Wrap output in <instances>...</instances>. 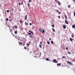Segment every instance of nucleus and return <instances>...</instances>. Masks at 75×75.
<instances>
[{"instance_id":"f257e3e1","label":"nucleus","mask_w":75,"mask_h":75,"mask_svg":"<svg viewBox=\"0 0 75 75\" xmlns=\"http://www.w3.org/2000/svg\"><path fill=\"white\" fill-rule=\"evenodd\" d=\"M53 62H54L55 63H58V60L56 61V60L55 59H54L53 60Z\"/></svg>"},{"instance_id":"412c9836","label":"nucleus","mask_w":75,"mask_h":75,"mask_svg":"<svg viewBox=\"0 0 75 75\" xmlns=\"http://www.w3.org/2000/svg\"><path fill=\"white\" fill-rule=\"evenodd\" d=\"M52 30H53L54 32H55V30H54V28H52Z\"/></svg>"},{"instance_id":"5701e85b","label":"nucleus","mask_w":75,"mask_h":75,"mask_svg":"<svg viewBox=\"0 0 75 75\" xmlns=\"http://www.w3.org/2000/svg\"><path fill=\"white\" fill-rule=\"evenodd\" d=\"M51 43L52 44H54V42H53V41H51Z\"/></svg>"},{"instance_id":"0eeeda50","label":"nucleus","mask_w":75,"mask_h":75,"mask_svg":"<svg viewBox=\"0 0 75 75\" xmlns=\"http://www.w3.org/2000/svg\"><path fill=\"white\" fill-rule=\"evenodd\" d=\"M75 28V25H72V28Z\"/></svg>"},{"instance_id":"6ab92c4d","label":"nucleus","mask_w":75,"mask_h":75,"mask_svg":"<svg viewBox=\"0 0 75 75\" xmlns=\"http://www.w3.org/2000/svg\"><path fill=\"white\" fill-rule=\"evenodd\" d=\"M28 33V34H29V35H31V33Z\"/></svg>"},{"instance_id":"f3484780","label":"nucleus","mask_w":75,"mask_h":75,"mask_svg":"<svg viewBox=\"0 0 75 75\" xmlns=\"http://www.w3.org/2000/svg\"><path fill=\"white\" fill-rule=\"evenodd\" d=\"M65 18L66 19H67V16L66 15H65Z\"/></svg>"},{"instance_id":"4c0bfd02","label":"nucleus","mask_w":75,"mask_h":75,"mask_svg":"<svg viewBox=\"0 0 75 75\" xmlns=\"http://www.w3.org/2000/svg\"><path fill=\"white\" fill-rule=\"evenodd\" d=\"M58 14H61V13L60 12H59L58 13Z\"/></svg>"},{"instance_id":"ddd939ff","label":"nucleus","mask_w":75,"mask_h":75,"mask_svg":"<svg viewBox=\"0 0 75 75\" xmlns=\"http://www.w3.org/2000/svg\"><path fill=\"white\" fill-rule=\"evenodd\" d=\"M27 5H28V7H30V3H28Z\"/></svg>"},{"instance_id":"864d4df0","label":"nucleus","mask_w":75,"mask_h":75,"mask_svg":"<svg viewBox=\"0 0 75 75\" xmlns=\"http://www.w3.org/2000/svg\"><path fill=\"white\" fill-rule=\"evenodd\" d=\"M20 42H19V44L20 45Z\"/></svg>"},{"instance_id":"f704fd0d","label":"nucleus","mask_w":75,"mask_h":75,"mask_svg":"<svg viewBox=\"0 0 75 75\" xmlns=\"http://www.w3.org/2000/svg\"><path fill=\"white\" fill-rule=\"evenodd\" d=\"M24 48L25 50H26L27 49V48L25 47H24Z\"/></svg>"},{"instance_id":"2f4dec72","label":"nucleus","mask_w":75,"mask_h":75,"mask_svg":"<svg viewBox=\"0 0 75 75\" xmlns=\"http://www.w3.org/2000/svg\"><path fill=\"white\" fill-rule=\"evenodd\" d=\"M26 45H30V44H29L27 43L26 44Z\"/></svg>"},{"instance_id":"4be33fe9","label":"nucleus","mask_w":75,"mask_h":75,"mask_svg":"<svg viewBox=\"0 0 75 75\" xmlns=\"http://www.w3.org/2000/svg\"><path fill=\"white\" fill-rule=\"evenodd\" d=\"M68 54H71V52H69V51H68Z\"/></svg>"},{"instance_id":"2eb2a0df","label":"nucleus","mask_w":75,"mask_h":75,"mask_svg":"<svg viewBox=\"0 0 75 75\" xmlns=\"http://www.w3.org/2000/svg\"><path fill=\"white\" fill-rule=\"evenodd\" d=\"M15 34H17V31L16 30V31L15 32Z\"/></svg>"},{"instance_id":"c85d7f7f","label":"nucleus","mask_w":75,"mask_h":75,"mask_svg":"<svg viewBox=\"0 0 75 75\" xmlns=\"http://www.w3.org/2000/svg\"><path fill=\"white\" fill-rule=\"evenodd\" d=\"M29 37H30V38H33V36H30Z\"/></svg>"},{"instance_id":"7c9ffc66","label":"nucleus","mask_w":75,"mask_h":75,"mask_svg":"<svg viewBox=\"0 0 75 75\" xmlns=\"http://www.w3.org/2000/svg\"><path fill=\"white\" fill-rule=\"evenodd\" d=\"M22 44H23L21 42V43H20V45H22Z\"/></svg>"},{"instance_id":"f03ea898","label":"nucleus","mask_w":75,"mask_h":75,"mask_svg":"<svg viewBox=\"0 0 75 75\" xmlns=\"http://www.w3.org/2000/svg\"><path fill=\"white\" fill-rule=\"evenodd\" d=\"M67 62L68 63V64H69L70 65H72V64L71 63V62H69V61H67Z\"/></svg>"},{"instance_id":"a878e982","label":"nucleus","mask_w":75,"mask_h":75,"mask_svg":"<svg viewBox=\"0 0 75 75\" xmlns=\"http://www.w3.org/2000/svg\"><path fill=\"white\" fill-rule=\"evenodd\" d=\"M25 24H26V25H28V23H25Z\"/></svg>"},{"instance_id":"7ed1b4c3","label":"nucleus","mask_w":75,"mask_h":75,"mask_svg":"<svg viewBox=\"0 0 75 75\" xmlns=\"http://www.w3.org/2000/svg\"><path fill=\"white\" fill-rule=\"evenodd\" d=\"M65 22L66 24H69V23H68V22L67 21V19H66L65 20Z\"/></svg>"},{"instance_id":"052dcab7","label":"nucleus","mask_w":75,"mask_h":75,"mask_svg":"<svg viewBox=\"0 0 75 75\" xmlns=\"http://www.w3.org/2000/svg\"><path fill=\"white\" fill-rule=\"evenodd\" d=\"M29 50V49H27V50Z\"/></svg>"},{"instance_id":"cd10ccee","label":"nucleus","mask_w":75,"mask_h":75,"mask_svg":"<svg viewBox=\"0 0 75 75\" xmlns=\"http://www.w3.org/2000/svg\"><path fill=\"white\" fill-rule=\"evenodd\" d=\"M56 11L57 13H58L59 11H58V10H56Z\"/></svg>"},{"instance_id":"a211bd4d","label":"nucleus","mask_w":75,"mask_h":75,"mask_svg":"<svg viewBox=\"0 0 75 75\" xmlns=\"http://www.w3.org/2000/svg\"><path fill=\"white\" fill-rule=\"evenodd\" d=\"M71 37H74V34H73V33H72V34Z\"/></svg>"},{"instance_id":"9d476101","label":"nucleus","mask_w":75,"mask_h":75,"mask_svg":"<svg viewBox=\"0 0 75 75\" xmlns=\"http://www.w3.org/2000/svg\"><path fill=\"white\" fill-rule=\"evenodd\" d=\"M69 40L71 41H72V40H73V39H72V38H70L69 39Z\"/></svg>"},{"instance_id":"49530a36","label":"nucleus","mask_w":75,"mask_h":75,"mask_svg":"<svg viewBox=\"0 0 75 75\" xmlns=\"http://www.w3.org/2000/svg\"><path fill=\"white\" fill-rule=\"evenodd\" d=\"M39 31H41V28L39 29Z\"/></svg>"},{"instance_id":"338daca9","label":"nucleus","mask_w":75,"mask_h":75,"mask_svg":"<svg viewBox=\"0 0 75 75\" xmlns=\"http://www.w3.org/2000/svg\"><path fill=\"white\" fill-rule=\"evenodd\" d=\"M32 24H33V23H32Z\"/></svg>"},{"instance_id":"4468645a","label":"nucleus","mask_w":75,"mask_h":75,"mask_svg":"<svg viewBox=\"0 0 75 75\" xmlns=\"http://www.w3.org/2000/svg\"><path fill=\"white\" fill-rule=\"evenodd\" d=\"M6 21H8V18H6Z\"/></svg>"},{"instance_id":"a18cd8bd","label":"nucleus","mask_w":75,"mask_h":75,"mask_svg":"<svg viewBox=\"0 0 75 75\" xmlns=\"http://www.w3.org/2000/svg\"><path fill=\"white\" fill-rule=\"evenodd\" d=\"M40 44H42V42H40Z\"/></svg>"},{"instance_id":"0e129e2a","label":"nucleus","mask_w":75,"mask_h":75,"mask_svg":"<svg viewBox=\"0 0 75 75\" xmlns=\"http://www.w3.org/2000/svg\"><path fill=\"white\" fill-rule=\"evenodd\" d=\"M23 45V46H24V45Z\"/></svg>"},{"instance_id":"c9c22d12","label":"nucleus","mask_w":75,"mask_h":75,"mask_svg":"<svg viewBox=\"0 0 75 75\" xmlns=\"http://www.w3.org/2000/svg\"><path fill=\"white\" fill-rule=\"evenodd\" d=\"M19 5H21V4L20 3V2H19Z\"/></svg>"},{"instance_id":"c03bdc74","label":"nucleus","mask_w":75,"mask_h":75,"mask_svg":"<svg viewBox=\"0 0 75 75\" xmlns=\"http://www.w3.org/2000/svg\"><path fill=\"white\" fill-rule=\"evenodd\" d=\"M58 17L59 19L60 18V16H59Z\"/></svg>"},{"instance_id":"393cba45","label":"nucleus","mask_w":75,"mask_h":75,"mask_svg":"<svg viewBox=\"0 0 75 75\" xmlns=\"http://www.w3.org/2000/svg\"><path fill=\"white\" fill-rule=\"evenodd\" d=\"M46 59V60H47V61H49V59H48V58H47V59Z\"/></svg>"},{"instance_id":"72a5a7b5","label":"nucleus","mask_w":75,"mask_h":75,"mask_svg":"<svg viewBox=\"0 0 75 75\" xmlns=\"http://www.w3.org/2000/svg\"><path fill=\"white\" fill-rule=\"evenodd\" d=\"M29 24H30V25H32V23H30Z\"/></svg>"},{"instance_id":"69168bd1","label":"nucleus","mask_w":75,"mask_h":75,"mask_svg":"<svg viewBox=\"0 0 75 75\" xmlns=\"http://www.w3.org/2000/svg\"><path fill=\"white\" fill-rule=\"evenodd\" d=\"M31 52H30V53H31Z\"/></svg>"},{"instance_id":"b1692460","label":"nucleus","mask_w":75,"mask_h":75,"mask_svg":"<svg viewBox=\"0 0 75 75\" xmlns=\"http://www.w3.org/2000/svg\"><path fill=\"white\" fill-rule=\"evenodd\" d=\"M63 58H66V57L65 56H62V57Z\"/></svg>"},{"instance_id":"79ce46f5","label":"nucleus","mask_w":75,"mask_h":75,"mask_svg":"<svg viewBox=\"0 0 75 75\" xmlns=\"http://www.w3.org/2000/svg\"><path fill=\"white\" fill-rule=\"evenodd\" d=\"M29 3H30V2H31V0H30L29 1Z\"/></svg>"},{"instance_id":"3c124183","label":"nucleus","mask_w":75,"mask_h":75,"mask_svg":"<svg viewBox=\"0 0 75 75\" xmlns=\"http://www.w3.org/2000/svg\"><path fill=\"white\" fill-rule=\"evenodd\" d=\"M9 18H11V17L9 16Z\"/></svg>"},{"instance_id":"20e7f679","label":"nucleus","mask_w":75,"mask_h":75,"mask_svg":"<svg viewBox=\"0 0 75 75\" xmlns=\"http://www.w3.org/2000/svg\"><path fill=\"white\" fill-rule=\"evenodd\" d=\"M27 15H26L25 16V20H27Z\"/></svg>"},{"instance_id":"680f3d73","label":"nucleus","mask_w":75,"mask_h":75,"mask_svg":"<svg viewBox=\"0 0 75 75\" xmlns=\"http://www.w3.org/2000/svg\"><path fill=\"white\" fill-rule=\"evenodd\" d=\"M20 11H21V9H20Z\"/></svg>"},{"instance_id":"39448f33","label":"nucleus","mask_w":75,"mask_h":75,"mask_svg":"<svg viewBox=\"0 0 75 75\" xmlns=\"http://www.w3.org/2000/svg\"><path fill=\"white\" fill-rule=\"evenodd\" d=\"M63 26L64 28L65 29V28H66V26H65V25H63Z\"/></svg>"},{"instance_id":"dca6fc26","label":"nucleus","mask_w":75,"mask_h":75,"mask_svg":"<svg viewBox=\"0 0 75 75\" xmlns=\"http://www.w3.org/2000/svg\"><path fill=\"white\" fill-rule=\"evenodd\" d=\"M20 23H23V21L21 20H20Z\"/></svg>"},{"instance_id":"37998d69","label":"nucleus","mask_w":75,"mask_h":75,"mask_svg":"<svg viewBox=\"0 0 75 75\" xmlns=\"http://www.w3.org/2000/svg\"><path fill=\"white\" fill-rule=\"evenodd\" d=\"M23 4V3L22 2H21V4Z\"/></svg>"},{"instance_id":"e433bc0d","label":"nucleus","mask_w":75,"mask_h":75,"mask_svg":"<svg viewBox=\"0 0 75 75\" xmlns=\"http://www.w3.org/2000/svg\"><path fill=\"white\" fill-rule=\"evenodd\" d=\"M52 27H54V25H52Z\"/></svg>"},{"instance_id":"e2e57ef3","label":"nucleus","mask_w":75,"mask_h":75,"mask_svg":"<svg viewBox=\"0 0 75 75\" xmlns=\"http://www.w3.org/2000/svg\"><path fill=\"white\" fill-rule=\"evenodd\" d=\"M11 15H13V14H11Z\"/></svg>"},{"instance_id":"1a4fd4ad","label":"nucleus","mask_w":75,"mask_h":75,"mask_svg":"<svg viewBox=\"0 0 75 75\" xmlns=\"http://www.w3.org/2000/svg\"><path fill=\"white\" fill-rule=\"evenodd\" d=\"M68 7L69 8H71V5H68Z\"/></svg>"},{"instance_id":"bb28decb","label":"nucleus","mask_w":75,"mask_h":75,"mask_svg":"<svg viewBox=\"0 0 75 75\" xmlns=\"http://www.w3.org/2000/svg\"><path fill=\"white\" fill-rule=\"evenodd\" d=\"M14 28H18V27L17 26L16 27V26H14Z\"/></svg>"},{"instance_id":"13d9d810","label":"nucleus","mask_w":75,"mask_h":75,"mask_svg":"<svg viewBox=\"0 0 75 75\" xmlns=\"http://www.w3.org/2000/svg\"><path fill=\"white\" fill-rule=\"evenodd\" d=\"M13 29H14V28H13Z\"/></svg>"},{"instance_id":"58836bf2","label":"nucleus","mask_w":75,"mask_h":75,"mask_svg":"<svg viewBox=\"0 0 75 75\" xmlns=\"http://www.w3.org/2000/svg\"><path fill=\"white\" fill-rule=\"evenodd\" d=\"M31 33V34H33V33L32 32H30Z\"/></svg>"},{"instance_id":"a19ab883","label":"nucleus","mask_w":75,"mask_h":75,"mask_svg":"<svg viewBox=\"0 0 75 75\" xmlns=\"http://www.w3.org/2000/svg\"><path fill=\"white\" fill-rule=\"evenodd\" d=\"M73 2H75V0H73Z\"/></svg>"},{"instance_id":"6e6d98bb","label":"nucleus","mask_w":75,"mask_h":75,"mask_svg":"<svg viewBox=\"0 0 75 75\" xmlns=\"http://www.w3.org/2000/svg\"><path fill=\"white\" fill-rule=\"evenodd\" d=\"M53 35H54V33H53Z\"/></svg>"},{"instance_id":"f8f14e48","label":"nucleus","mask_w":75,"mask_h":75,"mask_svg":"<svg viewBox=\"0 0 75 75\" xmlns=\"http://www.w3.org/2000/svg\"><path fill=\"white\" fill-rule=\"evenodd\" d=\"M39 47L41 48H42V46H41V45L40 44L39 45Z\"/></svg>"},{"instance_id":"473e14b6","label":"nucleus","mask_w":75,"mask_h":75,"mask_svg":"<svg viewBox=\"0 0 75 75\" xmlns=\"http://www.w3.org/2000/svg\"><path fill=\"white\" fill-rule=\"evenodd\" d=\"M68 48L67 47H66V50H68Z\"/></svg>"},{"instance_id":"6e6552de","label":"nucleus","mask_w":75,"mask_h":75,"mask_svg":"<svg viewBox=\"0 0 75 75\" xmlns=\"http://www.w3.org/2000/svg\"><path fill=\"white\" fill-rule=\"evenodd\" d=\"M41 32L42 33H45V30H43L42 31H41Z\"/></svg>"},{"instance_id":"aec40b11","label":"nucleus","mask_w":75,"mask_h":75,"mask_svg":"<svg viewBox=\"0 0 75 75\" xmlns=\"http://www.w3.org/2000/svg\"><path fill=\"white\" fill-rule=\"evenodd\" d=\"M57 3L59 5H60V4L59 3V1H58Z\"/></svg>"},{"instance_id":"9b49d317","label":"nucleus","mask_w":75,"mask_h":75,"mask_svg":"<svg viewBox=\"0 0 75 75\" xmlns=\"http://www.w3.org/2000/svg\"><path fill=\"white\" fill-rule=\"evenodd\" d=\"M47 43L48 44H50V42L49 41L47 42Z\"/></svg>"},{"instance_id":"8fccbe9b","label":"nucleus","mask_w":75,"mask_h":75,"mask_svg":"<svg viewBox=\"0 0 75 75\" xmlns=\"http://www.w3.org/2000/svg\"><path fill=\"white\" fill-rule=\"evenodd\" d=\"M16 38H17V39L18 40V38H17V37H16Z\"/></svg>"},{"instance_id":"603ef678","label":"nucleus","mask_w":75,"mask_h":75,"mask_svg":"<svg viewBox=\"0 0 75 75\" xmlns=\"http://www.w3.org/2000/svg\"><path fill=\"white\" fill-rule=\"evenodd\" d=\"M49 40H51V38H50L49 39Z\"/></svg>"},{"instance_id":"423d86ee","label":"nucleus","mask_w":75,"mask_h":75,"mask_svg":"<svg viewBox=\"0 0 75 75\" xmlns=\"http://www.w3.org/2000/svg\"><path fill=\"white\" fill-rule=\"evenodd\" d=\"M57 67H58L59 66H61V64L59 63V64H57Z\"/></svg>"},{"instance_id":"4d7b16f0","label":"nucleus","mask_w":75,"mask_h":75,"mask_svg":"<svg viewBox=\"0 0 75 75\" xmlns=\"http://www.w3.org/2000/svg\"><path fill=\"white\" fill-rule=\"evenodd\" d=\"M55 1H56V2L57 1V0H56Z\"/></svg>"},{"instance_id":"ea45409f","label":"nucleus","mask_w":75,"mask_h":75,"mask_svg":"<svg viewBox=\"0 0 75 75\" xmlns=\"http://www.w3.org/2000/svg\"><path fill=\"white\" fill-rule=\"evenodd\" d=\"M29 32H30V33H31V31L30 30H29Z\"/></svg>"},{"instance_id":"bf43d9fd","label":"nucleus","mask_w":75,"mask_h":75,"mask_svg":"<svg viewBox=\"0 0 75 75\" xmlns=\"http://www.w3.org/2000/svg\"><path fill=\"white\" fill-rule=\"evenodd\" d=\"M11 10H13V8H12Z\"/></svg>"},{"instance_id":"de8ad7c7","label":"nucleus","mask_w":75,"mask_h":75,"mask_svg":"<svg viewBox=\"0 0 75 75\" xmlns=\"http://www.w3.org/2000/svg\"><path fill=\"white\" fill-rule=\"evenodd\" d=\"M10 31H11V32L12 34H13L12 31H11V30H10Z\"/></svg>"},{"instance_id":"5fc2aeb1","label":"nucleus","mask_w":75,"mask_h":75,"mask_svg":"<svg viewBox=\"0 0 75 75\" xmlns=\"http://www.w3.org/2000/svg\"><path fill=\"white\" fill-rule=\"evenodd\" d=\"M29 42V43H31V42Z\"/></svg>"},{"instance_id":"09e8293b","label":"nucleus","mask_w":75,"mask_h":75,"mask_svg":"<svg viewBox=\"0 0 75 75\" xmlns=\"http://www.w3.org/2000/svg\"><path fill=\"white\" fill-rule=\"evenodd\" d=\"M9 21H11V19H10L9 20Z\"/></svg>"},{"instance_id":"c756f323","label":"nucleus","mask_w":75,"mask_h":75,"mask_svg":"<svg viewBox=\"0 0 75 75\" xmlns=\"http://www.w3.org/2000/svg\"><path fill=\"white\" fill-rule=\"evenodd\" d=\"M6 11H7V12H8V13H9V10H7Z\"/></svg>"}]
</instances>
